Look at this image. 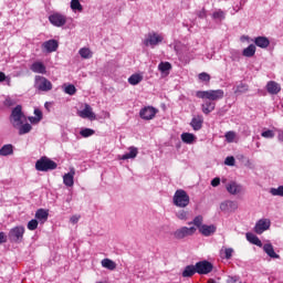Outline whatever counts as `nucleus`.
I'll return each instance as SVG.
<instances>
[{"instance_id":"f257e3e1","label":"nucleus","mask_w":283,"mask_h":283,"mask_svg":"<svg viewBox=\"0 0 283 283\" xmlns=\"http://www.w3.org/2000/svg\"><path fill=\"white\" fill-rule=\"evenodd\" d=\"M197 98H202L206 101H222L224 98V91L223 90H209V91H198L196 93Z\"/></svg>"},{"instance_id":"f03ea898","label":"nucleus","mask_w":283,"mask_h":283,"mask_svg":"<svg viewBox=\"0 0 283 283\" xmlns=\"http://www.w3.org/2000/svg\"><path fill=\"white\" fill-rule=\"evenodd\" d=\"M56 167H59V164L46 156L41 157L35 163L36 171H54Z\"/></svg>"},{"instance_id":"7ed1b4c3","label":"nucleus","mask_w":283,"mask_h":283,"mask_svg":"<svg viewBox=\"0 0 283 283\" xmlns=\"http://www.w3.org/2000/svg\"><path fill=\"white\" fill-rule=\"evenodd\" d=\"M172 202L175 207L185 209V207H189V202H190L189 195H187V191L179 189L175 192Z\"/></svg>"},{"instance_id":"20e7f679","label":"nucleus","mask_w":283,"mask_h":283,"mask_svg":"<svg viewBox=\"0 0 283 283\" xmlns=\"http://www.w3.org/2000/svg\"><path fill=\"white\" fill-rule=\"evenodd\" d=\"M23 107L21 105H17L12 112H11V116H10V120L13 127H21V125H23V120H21V118H23Z\"/></svg>"},{"instance_id":"39448f33","label":"nucleus","mask_w":283,"mask_h":283,"mask_svg":"<svg viewBox=\"0 0 283 283\" xmlns=\"http://www.w3.org/2000/svg\"><path fill=\"white\" fill-rule=\"evenodd\" d=\"M23 233H25V228L19 226L14 227L9 231V240L10 242H14L15 244H19L20 242H23Z\"/></svg>"},{"instance_id":"423d86ee","label":"nucleus","mask_w":283,"mask_h":283,"mask_svg":"<svg viewBox=\"0 0 283 283\" xmlns=\"http://www.w3.org/2000/svg\"><path fill=\"white\" fill-rule=\"evenodd\" d=\"M164 38L163 35L156 33V32H150L147 34V38L144 40V45L146 48H156V45L163 43Z\"/></svg>"},{"instance_id":"0eeeda50","label":"nucleus","mask_w":283,"mask_h":283,"mask_svg":"<svg viewBox=\"0 0 283 283\" xmlns=\"http://www.w3.org/2000/svg\"><path fill=\"white\" fill-rule=\"evenodd\" d=\"M196 231H197L196 227H190V228L182 227L180 229H177L174 232V238L176 240H185V238H189V235H193Z\"/></svg>"},{"instance_id":"6e6552de","label":"nucleus","mask_w":283,"mask_h":283,"mask_svg":"<svg viewBox=\"0 0 283 283\" xmlns=\"http://www.w3.org/2000/svg\"><path fill=\"white\" fill-rule=\"evenodd\" d=\"M35 87L40 92H50L52 90V82L44 76L38 75L35 76Z\"/></svg>"},{"instance_id":"1a4fd4ad","label":"nucleus","mask_w":283,"mask_h":283,"mask_svg":"<svg viewBox=\"0 0 283 283\" xmlns=\"http://www.w3.org/2000/svg\"><path fill=\"white\" fill-rule=\"evenodd\" d=\"M156 114H158V109L154 106H145L139 111V116L143 120H154Z\"/></svg>"},{"instance_id":"9d476101","label":"nucleus","mask_w":283,"mask_h":283,"mask_svg":"<svg viewBox=\"0 0 283 283\" xmlns=\"http://www.w3.org/2000/svg\"><path fill=\"white\" fill-rule=\"evenodd\" d=\"M195 268L199 275H208V273H211V271H213V264H211V262L209 261L197 262Z\"/></svg>"},{"instance_id":"9b49d317","label":"nucleus","mask_w":283,"mask_h":283,"mask_svg":"<svg viewBox=\"0 0 283 283\" xmlns=\"http://www.w3.org/2000/svg\"><path fill=\"white\" fill-rule=\"evenodd\" d=\"M49 21L55 28H63L67 23V18L61 13H53L49 17Z\"/></svg>"},{"instance_id":"f8f14e48","label":"nucleus","mask_w":283,"mask_h":283,"mask_svg":"<svg viewBox=\"0 0 283 283\" xmlns=\"http://www.w3.org/2000/svg\"><path fill=\"white\" fill-rule=\"evenodd\" d=\"M269 229H271V220L261 219L255 223L254 232L258 233V235H262V233L269 231Z\"/></svg>"},{"instance_id":"ddd939ff","label":"nucleus","mask_w":283,"mask_h":283,"mask_svg":"<svg viewBox=\"0 0 283 283\" xmlns=\"http://www.w3.org/2000/svg\"><path fill=\"white\" fill-rule=\"evenodd\" d=\"M77 115L80 118H88V120H96V114L92 111V106L90 104L84 105V109L78 111Z\"/></svg>"},{"instance_id":"4468645a","label":"nucleus","mask_w":283,"mask_h":283,"mask_svg":"<svg viewBox=\"0 0 283 283\" xmlns=\"http://www.w3.org/2000/svg\"><path fill=\"white\" fill-rule=\"evenodd\" d=\"M220 209L223 213H233V211L238 210V202L231 200L223 201L220 205Z\"/></svg>"},{"instance_id":"2eb2a0df","label":"nucleus","mask_w":283,"mask_h":283,"mask_svg":"<svg viewBox=\"0 0 283 283\" xmlns=\"http://www.w3.org/2000/svg\"><path fill=\"white\" fill-rule=\"evenodd\" d=\"M265 90L268 93L275 96V95L280 94V92H282V86L280 85V83H277L275 81H270V82H268Z\"/></svg>"},{"instance_id":"dca6fc26","label":"nucleus","mask_w":283,"mask_h":283,"mask_svg":"<svg viewBox=\"0 0 283 283\" xmlns=\"http://www.w3.org/2000/svg\"><path fill=\"white\" fill-rule=\"evenodd\" d=\"M42 50H44V52H48L49 54H51V52H56V50H59V41L49 40L43 42Z\"/></svg>"},{"instance_id":"f3484780","label":"nucleus","mask_w":283,"mask_h":283,"mask_svg":"<svg viewBox=\"0 0 283 283\" xmlns=\"http://www.w3.org/2000/svg\"><path fill=\"white\" fill-rule=\"evenodd\" d=\"M74 176H76V170H74V168H71L70 172L63 176L65 187H74Z\"/></svg>"},{"instance_id":"a211bd4d","label":"nucleus","mask_w":283,"mask_h":283,"mask_svg":"<svg viewBox=\"0 0 283 283\" xmlns=\"http://www.w3.org/2000/svg\"><path fill=\"white\" fill-rule=\"evenodd\" d=\"M202 123H205V118H202V115H198L191 119L190 127H192L195 132H200V129H202Z\"/></svg>"},{"instance_id":"6ab92c4d","label":"nucleus","mask_w":283,"mask_h":283,"mask_svg":"<svg viewBox=\"0 0 283 283\" xmlns=\"http://www.w3.org/2000/svg\"><path fill=\"white\" fill-rule=\"evenodd\" d=\"M216 226L214 224H203L202 227H200L199 229V233H201V235H205L206 238H209V235H213V233H216Z\"/></svg>"},{"instance_id":"aec40b11","label":"nucleus","mask_w":283,"mask_h":283,"mask_svg":"<svg viewBox=\"0 0 283 283\" xmlns=\"http://www.w3.org/2000/svg\"><path fill=\"white\" fill-rule=\"evenodd\" d=\"M263 251L269 255V258H272V260H280V254L275 253V249H273V244L265 243L263 245Z\"/></svg>"},{"instance_id":"412c9836","label":"nucleus","mask_w":283,"mask_h":283,"mask_svg":"<svg viewBox=\"0 0 283 283\" xmlns=\"http://www.w3.org/2000/svg\"><path fill=\"white\" fill-rule=\"evenodd\" d=\"M254 44L258 48H262L263 50L266 49L269 45H271V41L266 36H256L254 39Z\"/></svg>"},{"instance_id":"4be33fe9","label":"nucleus","mask_w":283,"mask_h":283,"mask_svg":"<svg viewBox=\"0 0 283 283\" xmlns=\"http://www.w3.org/2000/svg\"><path fill=\"white\" fill-rule=\"evenodd\" d=\"M227 191L228 193L235 196L242 191V186L238 185L235 181H232L227 185Z\"/></svg>"},{"instance_id":"5701e85b","label":"nucleus","mask_w":283,"mask_h":283,"mask_svg":"<svg viewBox=\"0 0 283 283\" xmlns=\"http://www.w3.org/2000/svg\"><path fill=\"white\" fill-rule=\"evenodd\" d=\"M201 109L206 115L211 114L213 109H216V102H212L211 99H207L202 105Z\"/></svg>"},{"instance_id":"b1692460","label":"nucleus","mask_w":283,"mask_h":283,"mask_svg":"<svg viewBox=\"0 0 283 283\" xmlns=\"http://www.w3.org/2000/svg\"><path fill=\"white\" fill-rule=\"evenodd\" d=\"M50 216V212H48V210L45 209H38L35 212V218L36 220H39L40 222H48V218Z\"/></svg>"},{"instance_id":"393cba45","label":"nucleus","mask_w":283,"mask_h":283,"mask_svg":"<svg viewBox=\"0 0 283 283\" xmlns=\"http://www.w3.org/2000/svg\"><path fill=\"white\" fill-rule=\"evenodd\" d=\"M31 71L34 72L35 74H45V65L41 62H34L31 65Z\"/></svg>"},{"instance_id":"a878e982","label":"nucleus","mask_w":283,"mask_h":283,"mask_svg":"<svg viewBox=\"0 0 283 283\" xmlns=\"http://www.w3.org/2000/svg\"><path fill=\"white\" fill-rule=\"evenodd\" d=\"M14 154V146L6 144L0 148V156H12Z\"/></svg>"},{"instance_id":"bb28decb","label":"nucleus","mask_w":283,"mask_h":283,"mask_svg":"<svg viewBox=\"0 0 283 283\" xmlns=\"http://www.w3.org/2000/svg\"><path fill=\"white\" fill-rule=\"evenodd\" d=\"M181 140L182 143H186V145H193V143H196V135L191 133H182Z\"/></svg>"},{"instance_id":"cd10ccee","label":"nucleus","mask_w":283,"mask_h":283,"mask_svg":"<svg viewBox=\"0 0 283 283\" xmlns=\"http://www.w3.org/2000/svg\"><path fill=\"white\" fill-rule=\"evenodd\" d=\"M245 238L248 240V242H251V244H255V247H262V241L260 240V238H258V235L248 232L245 234Z\"/></svg>"},{"instance_id":"c85d7f7f","label":"nucleus","mask_w":283,"mask_h":283,"mask_svg":"<svg viewBox=\"0 0 283 283\" xmlns=\"http://www.w3.org/2000/svg\"><path fill=\"white\" fill-rule=\"evenodd\" d=\"M138 156V148L132 146L129 147V153L122 156V160H129V158H136Z\"/></svg>"},{"instance_id":"c756f323","label":"nucleus","mask_w":283,"mask_h":283,"mask_svg":"<svg viewBox=\"0 0 283 283\" xmlns=\"http://www.w3.org/2000/svg\"><path fill=\"white\" fill-rule=\"evenodd\" d=\"M196 273V265H187L182 272V277H193Z\"/></svg>"},{"instance_id":"7c9ffc66","label":"nucleus","mask_w":283,"mask_h":283,"mask_svg":"<svg viewBox=\"0 0 283 283\" xmlns=\"http://www.w3.org/2000/svg\"><path fill=\"white\" fill-rule=\"evenodd\" d=\"M102 266L104 269H108V271H114L116 269V262L112 261L111 259H103Z\"/></svg>"},{"instance_id":"2f4dec72","label":"nucleus","mask_w":283,"mask_h":283,"mask_svg":"<svg viewBox=\"0 0 283 283\" xmlns=\"http://www.w3.org/2000/svg\"><path fill=\"white\" fill-rule=\"evenodd\" d=\"M243 56H247L248 59H251V56H255V46L254 44H250L248 48H245L242 52Z\"/></svg>"},{"instance_id":"473e14b6","label":"nucleus","mask_w":283,"mask_h":283,"mask_svg":"<svg viewBox=\"0 0 283 283\" xmlns=\"http://www.w3.org/2000/svg\"><path fill=\"white\" fill-rule=\"evenodd\" d=\"M249 91V84L240 83L234 90V94H247Z\"/></svg>"},{"instance_id":"72a5a7b5","label":"nucleus","mask_w":283,"mask_h":283,"mask_svg":"<svg viewBox=\"0 0 283 283\" xmlns=\"http://www.w3.org/2000/svg\"><path fill=\"white\" fill-rule=\"evenodd\" d=\"M19 128V135L23 136V134H30V132H32V125L30 124H21Z\"/></svg>"},{"instance_id":"f704fd0d","label":"nucleus","mask_w":283,"mask_h":283,"mask_svg":"<svg viewBox=\"0 0 283 283\" xmlns=\"http://www.w3.org/2000/svg\"><path fill=\"white\" fill-rule=\"evenodd\" d=\"M158 70L163 74H167L169 72V70H171V63H169V62H161L158 65Z\"/></svg>"},{"instance_id":"c9c22d12","label":"nucleus","mask_w":283,"mask_h":283,"mask_svg":"<svg viewBox=\"0 0 283 283\" xmlns=\"http://www.w3.org/2000/svg\"><path fill=\"white\" fill-rule=\"evenodd\" d=\"M143 81V75L140 74H133L129 78H128V83L130 85H138V83H140Z\"/></svg>"},{"instance_id":"e433bc0d","label":"nucleus","mask_w":283,"mask_h":283,"mask_svg":"<svg viewBox=\"0 0 283 283\" xmlns=\"http://www.w3.org/2000/svg\"><path fill=\"white\" fill-rule=\"evenodd\" d=\"M71 10L77 12H83V6L81 4L80 0H71Z\"/></svg>"},{"instance_id":"4c0bfd02","label":"nucleus","mask_w":283,"mask_h":283,"mask_svg":"<svg viewBox=\"0 0 283 283\" xmlns=\"http://www.w3.org/2000/svg\"><path fill=\"white\" fill-rule=\"evenodd\" d=\"M202 222H203L202 216H197L192 221L188 222V224H195V227H197V229H199L200 231V227L205 226L202 224Z\"/></svg>"},{"instance_id":"58836bf2","label":"nucleus","mask_w":283,"mask_h":283,"mask_svg":"<svg viewBox=\"0 0 283 283\" xmlns=\"http://www.w3.org/2000/svg\"><path fill=\"white\" fill-rule=\"evenodd\" d=\"M78 54L82 59H92V51L88 48L80 49Z\"/></svg>"},{"instance_id":"ea45409f","label":"nucleus","mask_w":283,"mask_h":283,"mask_svg":"<svg viewBox=\"0 0 283 283\" xmlns=\"http://www.w3.org/2000/svg\"><path fill=\"white\" fill-rule=\"evenodd\" d=\"M95 132L94 129L92 128H83L81 132H80V135L83 137V138H90V136H94Z\"/></svg>"},{"instance_id":"a19ab883","label":"nucleus","mask_w":283,"mask_h":283,"mask_svg":"<svg viewBox=\"0 0 283 283\" xmlns=\"http://www.w3.org/2000/svg\"><path fill=\"white\" fill-rule=\"evenodd\" d=\"M221 258H224L226 260H231V258H233V249L232 248H226L223 250V255H222V250H221Z\"/></svg>"},{"instance_id":"79ce46f5","label":"nucleus","mask_w":283,"mask_h":283,"mask_svg":"<svg viewBox=\"0 0 283 283\" xmlns=\"http://www.w3.org/2000/svg\"><path fill=\"white\" fill-rule=\"evenodd\" d=\"M64 92L65 94H69V96H74V94H76V86H74V84H69L64 87Z\"/></svg>"},{"instance_id":"37998d69","label":"nucleus","mask_w":283,"mask_h":283,"mask_svg":"<svg viewBox=\"0 0 283 283\" xmlns=\"http://www.w3.org/2000/svg\"><path fill=\"white\" fill-rule=\"evenodd\" d=\"M270 193L272 196H279V197L283 198V186H279L277 188H271Z\"/></svg>"},{"instance_id":"c03bdc74","label":"nucleus","mask_w":283,"mask_h":283,"mask_svg":"<svg viewBox=\"0 0 283 283\" xmlns=\"http://www.w3.org/2000/svg\"><path fill=\"white\" fill-rule=\"evenodd\" d=\"M27 227L29 231H36V229H39V221L36 219H32L31 221L28 222Z\"/></svg>"},{"instance_id":"a18cd8bd","label":"nucleus","mask_w":283,"mask_h":283,"mask_svg":"<svg viewBox=\"0 0 283 283\" xmlns=\"http://www.w3.org/2000/svg\"><path fill=\"white\" fill-rule=\"evenodd\" d=\"M199 81H201L202 83H209V81H211V75H209L206 72H202L198 75Z\"/></svg>"},{"instance_id":"49530a36","label":"nucleus","mask_w":283,"mask_h":283,"mask_svg":"<svg viewBox=\"0 0 283 283\" xmlns=\"http://www.w3.org/2000/svg\"><path fill=\"white\" fill-rule=\"evenodd\" d=\"M224 136H226L227 143H233V140H235V132L233 130L227 132Z\"/></svg>"},{"instance_id":"de8ad7c7","label":"nucleus","mask_w":283,"mask_h":283,"mask_svg":"<svg viewBox=\"0 0 283 283\" xmlns=\"http://www.w3.org/2000/svg\"><path fill=\"white\" fill-rule=\"evenodd\" d=\"M212 19H219L220 21H222V19H224V11L220 9L218 11H214L212 13Z\"/></svg>"},{"instance_id":"09e8293b","label":"nucleus","mask_w":283,"mask_h":283,"mask_svg":"<svg viewBox=\"0 0 283 283\" xmlns=\"http://www.w3.org/2000/svg\"><path fill=\"white\" fill-rule=\"evenodd\" d=\"M263 138H275V133L271 129L264 130L261 133Z\"/></svg>"},{"instance_id":"8fccbe9b","label":"nucleus","mask_w":283,"mask_h":283,"mask_svg":"<svg viewBox=\"0 0 283 283\" xmlns=\"http://www.w3.org/2000/svg\"><path fill=\"white\" fill-rule=\"evenodd\" d=\"M224 165L228 167H233L235 165V158L233 156L227 157L224 160Z\"/></svg>"},{"instance_id":"3c124183","label":"nucleus","mask_w":283,"mask_h":283,"mask_svg":"<svg viewBox=\"0 0 283 283\" xmlns=\"http://www.w3.org/2000/svg\"><path fill=\"white\" fill-rule=\"evenodd\" d=\"M176 216L179 220H187L189 212H187L185 210H180Z\"/></svg>"},{"instance_id":"603ef678","label":"nucleus","mask_w":283,"mask_h":283,"mask_svg":"<svg viewBox=\"0 0 283 283\" xmlns=\"http://www.w3.org/2000/svg\"><path fill=\"white\" fill-rule=\"evenodd\" d=\"M197 17L199 19H207V9L202 8L200 11H198Z\"/></svg>"},{"instance_id":"864d4df0","label":"nucleus","mask_w":283,"mask_h":283,"mask_svg":"<svg viewBox=\"0 0 283 283\" xmlns=\"http://www.w3.org/2000/svg\"><path fill=\"white\" fill-rule=\"evenodd\" d=\"M34 115H35V117L40 118V120H43V112H41V109L35 108Z\"/></svg>"},{"instance_id":"5fc2aeb1","label":"nucleus","mask_w":283,"mask_h":283,"mask_svg":"<svg viewBox=\"0 0 283 283\" xmlns=\"http://www.w3.org/2000/svg\"><path fill=\"white\" fill-rule=\"evenodd\" d=\"M29 122L32 123V125H36V124L41 123V119L38 117H34V116H30Z\"/></svg>"},{"instance_id":"6e6d98bb","label":"nucleus","mask_w":283,"mask_h":283,"mask_svg":"<svg viewBox=\"0 0 283 283\" xmlns=\"http://www.w3.org/2000/svg\"><path fill=\"white\" fill-rule=\"evenodd\" d=\"M211 186L212 187H219L220 186V178L216 177L211 180Z\"/></svg>"},{"instance_id":"4d7b16f0","label":"nucleus","mask_w":283,"mask_h":283,"mask_svg":"<svg viewBox=\"0 0 283 283\" xmlns=\"http://www.w3.org/2000/svg\"><path fill=\"white\" fill-rule=\"evenodd\" d=\"M3 242H8V237L3 232H0V244H3Z\"/></svg>"},{"instance_id":"13d9d810","label":"nucleus","mask_w":283,"mask_h":283,"mask_svg":"<svg viewBox=\"0 0 283 283\" xmlns=\"http://www.w3.org/2000/svg\"><path fill=\"white\" fill-rule=\"evenodd\" d=\"M3 81H8V77L6 76V73L0 72V83H3Z\"/></svg>"},{"instance_id":"bf43d9fd","label":"nucleus","mask_w":283,"mask_h":283,"mask_svg":"<svg viewBox=\"0 0 283 283\" xmlns=\"http://www.w3.org/2000/svg\"><path fill=\"white\" fill-rule=\"evenodd\" d=\"M238 282V276H229L228 277V283H235Z\"/></svg>"},{"instance_id":"052dcab7","label":"nucleus","mask_w":283,"mask_h":283,"mask_svg":"<svg viewBox=\"0 0 283 283\" xmlns=\"http://www.w3.org/2000/svg\"><path fill=\"white\" fill-rule=\"evenodd\" d=\"M81 217H76V216H73V217H71V222H72V224H76V222H78V219H80Z\"/></svg>"},{"instance_id":"680f3d73","label":"nucleus","mask_w":283,"mask_h":283,"mask_svg":"<svg viewBox=\"0 0 283 283\" xmlns=\"http://www.w3.org/2000/svg\"><path fill=\"white\" fill-rule=\"evenodd\" d=\"M279 135H277V139L280 140V143H283V130H277Z\"/></svg>"},{"instance_id":"e2e57ef3","label":"nucleus","mask_w":283,"mask_h":283,"mask_svg":"<svg viewBox=\"0 0 283 283\" xmlns=\"http://www.w3.org/2000/svg\"><path fill=\"white\" fill-rule=\"evenodd\" d=\"M8 80V85H10V78H7Z\"/></svg>"}]
</instances>
